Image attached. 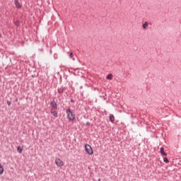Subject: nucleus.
I'll return each instance as SVG.
<instances>
[{
    "label": "nucleus",
    "instance_id": "f257e3e1",
    "mask_svg": "<svg viewBox=\"0 0 181 181\" xmlns=\"http://www.w3.org/2000/svg\"><path fill=\"white\" fill-rule=\"evenodd\" d=\"M66 113L67 114V117L69 121H74V119H76V115L73 113V110H71V109H66Z\"/></svg>",
    "mask_w": 181,
    "mask_h": 181
},
{
    "label": "nucleus",
    "instance_id": "f03ea898",
    "mask_svg": "<svg viewBox=\"0 0 181 181\" xmlns=\"http://www.w3.org/2000/svg\"><path fill=\"white\" fill-rule=\"evenodd\" d=\"M85 151L88 155H93L94 153V151L93 150V147L90 146V144H86L84 145Z\"/></svg>",
    "mask_w": 181,
    "mask_h": 181
},
{
    "label": "nucleus",
    "instance_id": "7ed1b4c3",
    "mask_svg": "<svg viewBox=\"0 0 181 181\" xmlns=\"http://www.w3.org/2000/svg\"><path fill=\"white\" fill-rule=\"evenodd\" d=\"M55 164L57 165V166H59V168H62V166H64L63 160H62L60 158L55 159Z\"/></svg>",
    "mask_w": 181,
    "mask_h": 181
},
{
    "label": "nucleus",
    "instance_id": "20e7f679",
    "mask_svg": "<svg viewBox=\"0 0 181 181\" xmlns=\"http://www.w3.org/2000/svg\"><path fill=\"white\" fill-rule=\"evenodd\" d=\"M50 107H51V110H57V102H56V100H53L52 101H51L50 103Z\"/></svg>",
    "mask_w": 181,
    "mask_h": 181
},
{
    "label": "nucleus",
    "instance_id": "39448f33",
    "mask_svg": "<svg viewBox=\"0 0 181 181\" xmlns=\"http://www.w3.org/2000/svg\"><path fill=\"white\" fill-rule=\"evenodd\" d=\"M14 5L16 9H22V3L19 2V0H14Z\"/></svg>",
    "mask_w": 181,
    "mask_h": 181
},
{
    "label": "nucleus",
    "instance_id": "423d86ee",
    "mask_svg": "<svg viewBox=\"0 0 181 181\" xmlns=\"http://www.w3.org/2000/svg\"><path fill=\"white\" fill-rule=\"evenodd\" d=\"M160 153L162 156H168V153L165 152V148L163 147L160 148Z\"/></svg>",
    "mask_w": 181,
    "mask_h": 181
},
{
    "label": "nucleus",
    "instance_id": "0eeeda50",
    "mask_svg": "<svg viewBox=\"0 0 181 181\" xmlns=\"http://www.w3.org/2000/svg\"><path fill=\"white\" fill-rule=\"evenodd\" d=\"M55 110L56 109H51L50 112L53 115V117H54L55 118H57L59 117V115H57V112L55 111Z\"/></svg>",
    "mask_w": 181,
    "mask_h": 181
},
{
    "label": "nucleus",
    "instance_id": "6e6552de",
    "mask_svg": "<svg viewBox=\"0 0 181 181\" xmlns=\"http://www.w3.org/2000/svg\"><path fill=\"white\" fill-rule=\"evenodd\" d=\"M17 152H18V153H22V152H23V147L21 146H17Z\"/></svg>",
    "mask_w": 181,
    "mask_h": 181
},
{
    "label": "nucleus",
    "instance_id": "1a4fd4ad",
    "mask_svg": "<svg viewBox=\"0 0 181 181\" xmlns=\"http://www.w3.org/2000/svg\"><path fill=\"white\" fill-rule=\"evenodd\" d=\"M64 91V87L62 86L61 88H58V93L62 95Z\"/></svg>",
    "mask_w": 181,
    "mask_h": 181
},
{
    "label": "nucleus",
    "instance_id": "9d476101",
    "mask_svg": "<svg viewBox=\"0 0 181 181\" xmlns=\"http://www.w3.org/2000/svg\"><path fill=\"white\" fill-rule=\"evenodd\" d=\"M109 119L110 122H114V121H115V117H114V115L112 114L110 115Z\"/></svg>",
    "mask_w": 181,
    "mask_h": 181
},
{
    "label": "nucleus",
    "instance_id": "9b49d317",
    "mask_svg": "<svg viewBox=\"0 0 181 181\" xmlns=\"http://www.w3.org/2000/svg\"><path fill=\"white\" fill-rule=\"evenodd\" d=\"M148 25H149V23H148L147 21L144 22V23H143V25H142L143 29H146V28H148Z\"/></svg>",
    "mask_w": 181,
    "mask_h": 181
},
{
    "label": "nucleus",
    "instance_id": "f8f14e48",
    "mask_svg": "<svg viewBox=\"0 0 181 181\" xmlns=\"http://www.w3.org/2000/svg\"><path fill=\"white\" fill-rule=\"evenodd\" d=\"M106 78L107 80H112V74H109L107 76Z\"/></svg>",
    "mask_w": 181,
    "mask_h": 181
},
{
    "label": "nucleus",
    "instance_id": "ddd939ff",
    "mask_svg": "<svg viewBox=\"0 0 181 181\" xmlns=\"http://www.w3.org/2000/svg\"><path fill=\"white\" fill-rule=\"evenodd\" d=\"M4 174V167L2 166V164L0 163V175Z\"/></svg>",
    "mask_w": 181,
    "mask_h": 181
},
{
    "label": "nucleus",
    "instance_id": "4468645a",
    "mask_svg": "<svg viewBox=\"0 0 181 181\" xmlns=\"http://www.w3.org/2000/svg\"><path fill=\"white\" fill-rule=\"evenodd\" d=\"M163 162H165V163H169V158H168V157H164Z\"/></svg>",
    "mask_w": 181,
    "mask_h": 181
},
{
    "label": "nucleus",
    "instance_id": "2eb2a0df",
    "mask_svg": "<svg viewBox=\"0 0 181 181\" xmlns=\"http://www.w3.org/2000/svg\"><path fill=\"white\" fill-rule=\"evenodd\" d=\"M73 56H74V54H73V52H70V53H69V57H70V59H73Z\"/></svg>",
    "mask_w": 181,
    "mask_h": 181
},
{
    "label": "nucleus",
    "instance_id": "dca6fc26",
    "mask_svg": "<svg viewBox=\"0 0 181 181\" xmlns=\"http://www.w3.org/2000/svg\"><path fill=\"white\" fill-rule=\"evenodd\" d=\"M14 24L16 26H19V21H16V22H14Z\"/></svg>",
    "mask_w": 181,
    "mask_h": 181
},
{
    "label": "nucleus",
    "instance_id": "f3484780",
    "mask_svg": "<svg viewBox=\"0 0 181 181\" xmlns=\"http://www.w3.org/2000/svg\"><path fill=\"white\" fill-rule=\"evenodd\" d=\"M11 100H7V105H8V107H11Z\"/></svg>",
    "mask_w": 181,
    "mask_h": 181
},
{
    "label": "nucleus",
    "instance_id": "a211bd4d",
    "mask_svg": "<svg viewBox=\"0 0 181 181\" xmlns=\"http://www.w3.org/2000/svg\"><path fill=\"white\" fill-rule=\"evenodd\" d=\"M90 124H91L90 123V122H86V125H87L88 127H90Z\"/></svg>",
    "mask_w": 181,
    "mask_h": 181
},
{
    "label": "nucleus",
    "instance_id": "6ab92c4d",
    "mask_svg": "<svg viewBox=\"0 0 181 181\" xmlns=\"http://www.w3.org/2000/svg\"><path fill=\"white\" fill-rule=\"evenodd\" d=\"M71 103H74V100L73 99H71Z\"/></svg>",
    "mask_w": 181,
    "mask_h": 181
},
{
    "label": "nucleus",
    "instance_id": "aec40b11",
    "mask_svg": "<svg viewBox=\"0 0 181 181\" xmlns=\"http://www.w3.org/2000/svg\"><path fill=\"white\" fill-rule=\"evenodd\" d=\"M15 102H16V103H18V98H16V99L15 100Z\"/></svg>",
    "mask_w": 181,
    "mask_h": 181
},
{
    "label": "nucleus",
    "instance_id": "412c9836",
    "mask_svg": "<svg viewBox=\"0 0 181 181\" xmlns=\"http://www.w3.org/2000/svg\"><path fill=\"white\" fill-rule=\"evenodd\" d=\"M0 37H2V34H0Z\"/></svg>",
    "mask_w": 181,
    "mask_h": 181
},
{
    "label": "nucleus",
    "instance_id": "4be33fe9",
    "mask_svg": "<svg viewBox=\"0 0 181 181\" xmlns=\"http://www.w3.org/2000/svg\"><path fill=\"white\" fill-rule=\"evenodd\" d=\"M80 88H81V89L83 88V86H81Z\"/></svg>",
    "mask_w": 181,
    "mask_h": 181
},
{
    "label": "nucleus",
    "instance_id": "5701e85b",
    "mask_svg": "<svg viewBox=\"0 0 181 181\" xmlns=\"http://www.w3.org/2000/svg\"><path fill=\"white\" fill-rule=\"evenodd\" d=\"M98 180H99V181H100V179H99Z\"/></svg>",
    "mask_w": 181,
    "mask_h": 181
}]
</instances>
